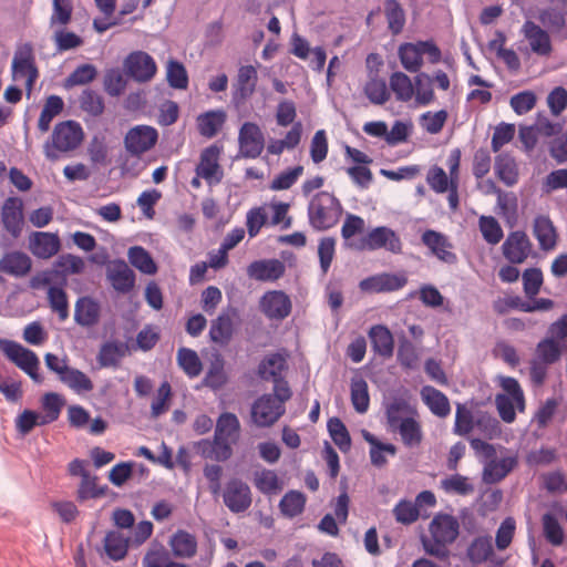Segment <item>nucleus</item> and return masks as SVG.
Returning a JSON list of instances; mask_svg holds the SVG:
<instances>
[{"label": "nucleus", "mask_w": 567, "mask_h": 567, "mask_svg": "<svg viewBox=\"0 0 567 567\" xmlns=\"http://www.w3.org/2000/svg\"><path fill=\"white\" fill-rule=\"evenodd\" d=\"M417 410L404 399H393L385 406V417L389 431H392L410 417L417 416Z\"/></svg>", "instance_id": "31"}, {"label": "nucleus", "mask_w": 567, "mask_h": 567, "mask_svg": "<svg viewBox=\"0 0 567 567\" xmlns=\"http://www.w3.org/2000/svg\"><path fill=\"white\" fill-rule=\"evenodd\" d=\"M406 282L408 279L403 275L380 274L361 280L359 287L365 292L380 293L400 290Z\"/></svg>", "instance_id": "21"}, {"label": "nucleus", "mask_w": 567, "mask_h": 567, "mask_svg": "<svg viewBox=\"0 0 567 567\" xmlns=\"http://www.w3.org/2000/svg\"><path fill=\"white\" fill-rule=\"evenodd\" d=\"M257 81L258 74L255 66H240L238 70L236 83L234 84V101L239 103L249 99L256 91Z\"/></svg>", "instance_id": "27"}, {"label": "nucleus", "mask_w": 567, "mask_h": 567, "mask_svg": "<svg viewBox=\"0 0 567 567\" xmlns=\"http://www.w3.org/2000/svg\"><path fill=\"white\" fill-rule=\"evenodd\" d=\"M220 154L221 148L215 144L204 148L195 168V173L202 176L209 186H216L223 181L224 171L219 164Z\"/></svg>", "instance_id": "10"}, {"label": "nucleus", "mask_w": 567, "mask_h": 567, "mask_svg": "<svg viewBox=\"0 0 567 567\" xmlns=\"http://www.w3.org/2000/svg\"><path fill=\"white\" fill-rule=\"evenodd\" d=\"M351 403L358 413H365L370 406L368 383L362 378L351 380Z\"/></svg>", "instance_id": "48"}, {"label": "nucleus", "mask_w": 567, "mask_h": 567, "mask_svg": "<svg viewBox=\"0 0 567 567\" xmlns=\"http://www.w3.org/2000/svg\"><path fill=\"white\" fill-rule=\"evenodd\" d=\"M38 76L39 72L35 66L32 48L30 44H24L14 53L12 60V78L13 80L25 78L27 94L30 95Z\"/></svg>", "instance_id": "11"}, {"label": "nucleus", "mask_w": 567, "mask_h": 567, "mask_svg": "<svg viewBox=\"0 0 567 567\" xmlns=\"http://www.w3.org/2000/svg\"><path fill=\"white\" fill-rule=\"evenodd\" d=\"M558 408V401L554 398L547 399L539 405L533 415L532 424L536 425V431H544L551 423Z\"/></svg>", "instance_id": "54"}, {"label": "nucleus", "mask_w": 567, "mask_h": 567, "mask_svg": "<svg viewBox=\"0 0 567 567\" xmlns=\"http://www.w3.org/2000/svg\"><path fill=\"white\" fill-rule=\"evenodd\" d=\"M171 556L176 559H192L197 555L198 542L194 534L177 529L168 539Z\"/></svg>", "instance_id": "25"}, {"label": "nucleus", "mask_w": 567, "mask_h": 567, "mask_svg": "<svg viewBox=\"0 0 567 567\" xmlns=\"http://www.w3.org/2000/svg\"><path fill=\"white\" fill-rule=\"evenodd\" d=\"M0 350L9 361L29 375L32 381L35 383L43 381L39 373L40 360L34 351L8 339H0Z\"/></svg>", "instance_id": "5"}, {"label": "nucleus", "mask_w": 567, "mask_h": 567, "mask_svg": "<svg viewBox=\"0 0 567 567\" xmlns=\"http://www.w3.org/2000/svg\"><path fill=\"white\" fill-rule=\"evenodd\" d=\"M223 499L226 507L236 514L247 511L252 502L249 486L239 478L227 482Z\"/></svg>", "instance_id": "17"}, {"label": "nucleus", "mask_w": 567, "mask_h": 567, "mask_svg": "<svg viewBox=\"0 0 567 567\" xmlns=\"http://www.w3.org/2000/svg\"><path fill=\"white\" fill-rule=\"evenodd\" d=\"M106 491L107 486H100L99 477L90 473L81 478L76 491V499L83 503L87 499L101 498L106 494Z\"/></svg>", "instance_id": "43"}, {"label": "nucleus", "mask_w": 567, "mask_h": 567, "mask_svg": "<svg viewBox=\"0 0 567 567\" xmlns=\"http://www.w3.org/2000/svg\"><path fill=\"white\" fill-rule=\"evenodd\" d=\"M303 174V166L297 165L279 173L270 182L269 188L271 190H286L296 184L299 177Z\"/></svg>", "instance_id": "61"}, {"label": "nucleus", "mask_w": 567, "mask_h": 567, "mask_svg": "<svg viewBox=\"0 0 567 567\" xmlns=\"http://www.w3.org/2000/svg\"><path fill=\"white\" fill-rule=\"evenodd\" d=\"M106 276L117 292L127 293L134 288L135 274L124 260L112 261L107 266Z\"/></svg>", "instance_id": "26"}, {"label": "nucleus", "mask_w": 567, "mask_h": 567, "mask_svg": "<svg viewBox=\"0 0 567 567\" xmlns=\"http://www.w3.org/2000/svg\"><path fill=\"white\" fill-rule=\"evenodd\" d=\"M236 310L220 313L215 320L212 321L209 329V337L213 342L220 346H226L230 341L234 333V317Z\"/></svg>", "instance_id": "33"}, {"label": "nucleus", "mask_w": 567, "mask_h": 567, "mask_svg": "<svg viewBox=\"0 0 567 567\" xmlns=\"http://www.w3.org/2000/svg\"><path fill=\"white\" fill-rule=\"evenodd\" d=\"M384 14L388 21V28L392 34L402 32L405 24V12L398 0H386L384 3Z\"/></svg>", "instance_id": "49"}, {"label": "nucleus", "mask_w": 567, "mask_h": 567, "mask_svg": "<svg viewBox=\"0 0 567 567\" xmlns=\"http://www.w3.org/2000/svg\"><path fill=\"white\" fill-rule=\"evenodd\" d=\"M63 106V100L58 95L47 99L38 121V127L42 133L49 131L52 120L62 112Z\"/></svg>", "instance_id": "50"}, {"label": "nucleus", "mask_w": 567, "mask_h": 567, "mask_svg": "<svg viewBox=\"0 0 567 567\" xmlns=\"http://www.w3.org/2000/svg\"><path fill=\"white\" fill-rule=\"evenodd\" d=\"M260 310L270 320L286 319L292 309L290 297L281 290L267 291L260 298Z\"/></svg>", "instance_id": "18"}, {"label": "nucleus", "mask_w": 567, "mask_h": 567, "mask_svg": "<svg viewBox=\"0 0 567 567\" xmlns=\"http://www.w3.org/2000/svg\"><path fill=\"white\" fill-rule=\"evenodd\" d=\"M517 465L516 456H506L501 460L489 458L483 470V481L486 484H496L504 480Z\"/></svg>", "instance_id": "30"}, {"label": "nucleus", "mask_w": 567, "mask_h": 567, "mask_svg": "<svg viewBox=\"0 0 567 567\" xmlns=\"http://www.w3.org/2000/svg\"><path fill=\"white\" fill-rule=\"evenodd\" d=\"M422 399L430 411L439 416L446 417L451 412V405L447 396L440 390L426 385L421 391Z\"/></svg>", "instance_id": "39"}, {"label": "nucleus", "mask_w": 567, "mask_h": 567, "mask_svg": "<svg viewBox=\"0 0 567 567\" xmlns=\"http://www.w3.org/2000/svg\"><path fill=\"white\" fill-rule=\"evenodd\" d=\"M0 350L9 361L29 375L32 381L35 383L43 381L39 373L40 360L34 351L8 339H0Z\"/></svg>", "instance_id": "6"}, {"label": "nucleus", "mask_w": 567, "mask_h": 567, "mask_svg": "<svg viewBox=\"0 0 567 567\" xmlns=\"http://www.w3.org/2000/svg\"><path fill=\"white\" fill-rule=\"evenodd\" d=\"M172 559L169 551L163 545L150 547L142 558V567H165Z\"/></svg>", "instance_id": "64"}, {"label": "nucleus", "mask_w": 567, "mask_h": 567, "mask_svg": "<svg viewBox=\"0 0 567 567\" xmlns=\"http://www.w3.org/2000/svg\"><path fill=\"white\" fill-rule=\"evenodd\" d=\"M533 234L543 250H551L556 246L557 234L547 216H537L534 220Z\"/></svg>", "instance_id": "38"}, {"label": "nucleus", "mask_w": 567, "mask_h": 567, "mask_svg": "<svg viewBox=\"0 0 567 567\" xmlns=\"http://www.w3.org/2000/svg\"><path fill=\"white\" fill-rule=\"evenodd\" d=\"M399 58L402 66L412 73L417 72L423 64V58L419 42L401 44L399 48Z\"/></svg>", "instance_id": "45"}, {"label": "nucleus", "mask_w": 567, "mask_h": 567, "mask_svg": "<svg viewBox=\"0 0 567 567\" xmlns=\"http://www.w3.org/2000/svg\"><path fill=\"white\" fill-rule=\"evenodd\" d=\"M158 140V132L150 125H136L128 130L124 137L126 151L134 156H140L152 150Z\"/></svg>", "instance_id": "13"}, {"label": "nucleus", "mask_w": 567, "mask_h": 567, "mask_svg": "<svg viewBox=\"0 0 567 567\" xmlns=\"http://www.w3.org/2000/svg\"><path fill=\"white\" fill-rule=\"evenodd\" d=\"M350 248L357 250H379L384 249L391 254L402 252L403 244L400 236L390 227L378 226L370 229L358 244H348Z\"/></svg>", "instance_id": "7"}, {"label": "nucleus", "mask_w": 567, "mask_h": 567, "mask_svg": "<svg viewBox=\"0 0 567 567\" xmlns=\"http://www.w3.org/2000/svg\"><path fill=\"white\" fill-rule=\"evenodd\" d=\"M429 539L423 540L425 551L440 559H446L450 555L449 545L455 542L460 533L457 519L449 514H439L430 523Z\"/></svg>", "instance_id": "2"}, {"label": "nucleus", "mask_w": 567, "mask_h": 567, "mask_svg": "<svg viewBox=\"0 0 567 567\" xmlns=\"http://www.w3.org/2000/svg\"><path fill=\"white\" fill-rule=\"evenodd\" d=\"M85 268L84 260L75 255H61L54 262V269L44 271L41 276L35 277L31 281L33 288L49 286L59 281L62 286L66 284L68 275H78L83 272Z\"/></svg>", "instance_id": "8"}, {"label": "nucleus", "mask_w": 567, "mask_h": 567, "mask_svg": "<svg viewBox=\"0 0 567 567\" xmlns=\"http://www.w3.org/2000/svg\"><path fill=\"white\" fill-rule=\"evenodd\" d=\"M239 154L244 158H257L265 148L261 128L254 122H245L238 133Z\"/></svg>", "instance_id": "14"}, {"label": "nucleus", "mask_w": 567, "mask_h": 567, "mask_svg": "<svg viewBox=\"0 0 567 567\" xmlns=\"http://www.w3.org/2000/svg\"><path fill=\"white\" fill-rule=\"evenodd\" d=\"M127 257L130 262L146 275H154L157 271V266L153 260L151 254L141 246H134L128 249Z\"/></svg>", "instance_id": "47"}, {"label": "nucleus", "mask_w": 567, "mask_h": 567, "mask_svg": "<svg viewBox=\"0 0 567 567\" xmlns=\"http://www.w3.org/2000/svg\"><path fill=\"white\" fill-rule=\"evenodd\" d=\"M328 431L334 444L338 445L342 452H347L350 449V434L339 417H332L328 421Z\"/></svg>", "instance_id": "60"}, {"label": "nucleus", "mask_w": 567, "mask_h": 567, "mask_svg": "<svg viewBox=\"0 0 567 567\" xmlns=\"http://www.w3.org/2000/svg\"><path fill=\"white\" fill-rule=\"evenodd\" d=\"M495 175L506 186L512 187L517 184L519 172L516 161L507 153L496 156L494 164Z\"/></svg>", "instance_id": "37"}, {"label": "nucleus", "mask_w": 567, "mask_h": 567, "mask_svg": "<svg viewBox=\"0 0 567 567\" xmlns=\"http://www.w3.org/2000/svg\"><path fill=\"white\" fill-rule=\"evenodd\" d=\"M131 538L118 529L109 530L103 539L104 554L113 561L123 560L128 551Z\"/></svg>", "instance_id": "28"}, {"label": "nucleus", "mask_w": 567, "mask_h": 567, "mask_svg": "<svg viewBox=\"0 0 567 567\" xmlns=\"http://www.w3.org/2000/svg\"><path fill=\"white\" fill-rule=\"evenodd\" d=\"M561 355V349L555 338H545L540 340L535 349V359L553 364L559 360Z\"/></svg>", "instance_id": "53"}, {"label": "nucleus", "mask_w": 567, "mask_h": 567, "mask_svg": "<svg viewBox=\"0 0 567 567\" xmlns=\"http://www.w3.org/2000/svg\"><path fill=\"white\" fill-rule=\"evenodd\" d=\"M101 307L91 297H81L75 302L74 320L82 327H93L100 320Z\"/></svg>", "instance_id": "34"}, {"label": "nucleus", "mask_w": 567, "mask_h": 567, "mask_svg": "<svg viewBox=\"0 0 567 567\" xmlns=\"http://www.w3.org/2000/svg\"><path fill=\"white\" fill-rule=\"evenodd\" d=\"M524 40L527 42L526 52L540 58H548L554 51L550 34L532 20H526L520 29Z\"/></svg>", "instance_id": "9"}, {"label": "nucleus", "mask_w": 567, "mask_h": 567, "mask_svg": "<svg viewBox=\"0 0 567 567\" xmlns=\"http://www.w3.org/2000/svg\"><path fill=\"white\" fill-rule=\"evenodd\" d=\"M390 87L398 101L409 102L414 95V85L411 79L403 72H394L390 76Z\"/></svg>", "instance_id": "52"}, {"label": "nucleus", "mask_w": 567, "mask_h": 567, "mask_svg": "<svg viewBox=\"0 0 567 567\" xmlns=\"http://www.w3.org/2000/svg\"><path fill=\"white\" fill-rule=\"evenodd\" d=\"M63 405L64 400L60 394L55 392L45 393L41 399V408L44 412L41 414V422L45 424L55 422L60 417Z\"/></svg>", "instance_id": "46"}, {"label": "nucleus", "mask_w": 567, "mask_h": 567, "mask_svg": "<svg viewBox=\"0 0 567 567\" xmlns=\"http://www.w3.org/2000/svg\"><path fill=\"white\" fill-rule=\"evenodd\" d=\"M478 226L484 240L489 245H496L502 240L504 233L495 217L481 216Z\"/></svg>", "instance_id": "59"}, {"label": "nucleus", "mask_w": 567, "mask_h": 567, "mask_svg": "<svg viewBox=\"0 0 567 567\" xmlns=\"http://www.w3.org/2000/svg\"><path fill=\"white\" fill-rule=\"evenodd\" d=\"M285 413V405L272 394H264L251 406V421L259 427H269Z\"/></svg>", "instance_id": "12"}, {"label": "nucleus", "mask_w": 567, "mask_h": 567, "mask_svg": "<svg viewBox=\"0 0 567 567\" xmlns=\"http://www.w3.org/2000/svg\"><path fill=\"white\" fill-rule=\"evenodd\" d=\"M79 102L80 107L91 116H100L104 112V100L96 91L84 90Z\"/></svg>", "instance_id": "62"}, {"label": "nucleus", "mask_w": 567, "mask_h": 567, "mask_svg": "<svg viewBox=\"0 0 567 567\" xmlns=\"http://www.w3.org/2000/svg\"><path fill=\"white\" fill-rule=\"evenodd\" d=\"M48 300L52 311L56 312L60 321H65L69 317V302L66 292L62 287L49 285Z\"/></svg>", "instance_id": "56"}, {"label": "nucleus", "mask_w": 567, "mask_h": 567, "mask_svg": "<svg viewBox=\"0 0 567 567\" xmlns=\"http://www.w3.org/2000/svg\"><path fill=\"white\" fill-rule=\"evenodd\" d=\"M286 272L285 264L276 258L255 260L247 267L249 278L257 281H276Z\"/></svg>", "instance_id": "22"}, {"label": "nucleus", "mask_w": 567, "mask_h": 567, "mask_svg": "<svg viewBox=\"0 0 567 567\" xmlns=\"http://www.w3.org/2000/svg\"><path fill=\"white\" fill-rule=\"evenodd\" d=\"M83 140V131L79 123L66 121L56 124L53 128L51 141L44 145L45 156L55 161L61 153L75 150Z\"/></svg>", "instance_id": "4"}, {"label": "nucleus", "mask_w": 567, "mask_h": 567, "mask_svg": "<svg viewBox=\"0 0 567 567\" xmlns=\"http://www.w3.org/2000/svg\"><path fill=\"white\" fill-rule=\"evenodd\" d=\"M61 248L58 234L34 231L29 236V249L40 259H49L56 255Z\"/></svg>", "instance_id": "23"}, {"label": "nucleus", "mask_w": 567, "mask_h": 567, "mask_svg": "<svg viewBox=\"0 0 567 567\" xmlns=\"http://www.w3.org/2000/svg\"><path fill=\"white\" fill-rule=\"evenodd\" d=\"M288 369L287 354L274 352L266 355L258 365V375L265 381L282 378Z\"/></svg>", "instance_id": "35"}, {"label": "nucleus", "mask_w": 567, "mask_h": 567, "mask_svg": "<svg viewBox=\"0 0 567 567\" xmlns=\"http://www.w3.org/2000/svg\"><path fill=\"white\" fill-rule=\"evenodd\" d=\"M362 436L365 442L370 444V458L371 463L377 467H382L386 464L384 454L395 456L396 446L392 443H382L369 431H362Z\"/></svg>", "instance_id": "40"}, {"label": "nucleus", "mask_w": 567, "mask_h": 567, "mask_svg": "<svg viewBox=\"0 0 567 567\" xmlns=\"http://www.w3.org/2000/svg\"><path fill=\"white\" fill-rule=\"evenodd\" d=\"M542 523L544 536L547 542L553 546H560L564 543L565 533L557 517L550 513H546L542 517Z\"/></svg>", "instance_id": "57"}, {"label": "nucleus", "mask_w": 567, "mask_h": 567, "mask_svg": "<svg viewBox=\"0 0 567 567\" xmlns=\"http://www.w3.org/2000/svg\"><path fill=\"white\" fill-rule=\"evenodd\" d=\"M254 485L260 493L266 495H275L284 487V483L276 472L267 468L254 473Z\"/></svg>", "instance_id": "42"}, {"label": "nucleus", "mask_w": 567, "mask_h": 567, "mask_svg": "<svg viewBox=\"0 0 567 567\" xmlns=\"http://www.w3.org/2000/svg\"><path fill=\"white\" fill-rule=\"evenodd\" d=\"M494 555L492 537L478 536L472 540L466 550V556L474 565L487 561Z\"/></svg>", "instance_id": "41"}, {"label": "nucleus", "mask_w": 567, "mask_h": 567, "mask_svg": "<svg viewBox=\"0 0 567 567\" xmlns=\"http://www.w3.org/2000/svg\"><path fill=\"white\" fill-rule=\"evenodd\" d=\"M227 120L224 110H212L202 113L196 118L198 133L206 138L215 137L223 128Z\"/></svg>", "instance_id": "32"}, {"label": "nucleus", "mask_w": 567, "mask_h": 567, "mask_svg": "<svg viewBox=\"0 0 567 567\" xmlns=\"http://www.w3.org/2000/svg\"><path fill=\"white\" fill-rule=\"evenodd\" d=\"M373 351L382 358H391L394 350V339L385 326H374L369 331Z\"/></svg>", "instance_id": "36"}, {"label": "nucleus", "mask_w": 567, "mask_h": 567, "mask_svg": "<svg viewBox=\"0 0 567 567\" xmlns=\"http://www.w3.org/2000/svg\"><path fill=\"white\" fill-rule=\"evenodd\" d=\"M240 422L236 414L221 413L217 421L213 440H200L196 444L197 452L205 458L225 462L233 456V446L240 437Z\"/></svg>", "instance_id": "1"}, {"label": "nucleus", "mask_w": 567, "mask_h": 567, "mask_svg": "<svg viewBox=\"0 0 567 567\" xmlns=\"http://www.w3.org/2000/svg\"><path fill=\"white\" fill-rule=\"evenodd\" d=\"M421 240L439 260L446 264L456 262L457 257L452 251L453 245L444 234L427 229L422 234Z\"/></svg>", "instance_id": "20"}, {"label": "nucleus", "mask_w": 567, "mask_h": 567, "mask_svg": "<svg viewBox=\"0 0 567 567\" xmlns=\"http://www.w3.org/2000/svg\"><path fill=\"white\" fill-rule=\"evenodd\" d=\"M533 250V244L528 236L516 230L507 235L502 245V252L505 259L513 265H519L526 261Z\"/></svg>", "instance_id": "16"}, {"label": "nucleus", "mask_w": 567, "mask_h": 567, "mask_svg": "<svg viewBox=\"0 0 567 567\" xmlns=\"http://www.w3.org/2000/svg\"><path fill=\"white\" fill-rule=\"evenodd\" d=\"M126 74L140 83L152 80L157 71L154 59L144 51H134L124 60Z\"/></svg>", "instance_id": "15"}, {"label": "nucleus", "mask_w": 567, "mask_h": 567, "mask_svg": "<svg viewBox=\"0 0 567 567\" xmlns=\"http://www.w3.org/2000/svg\"><path fill=\"white\" fill-rule=\"evenodd\" d=\"M126 84V79L120 69H111L106 71L103 80V87L109 95H121L124 92Z\"/></svg>", "instance_id": "63"}, {"label": "nucleus", "mask_w": 567, "mask_h": 567, "mask_svg": "<svg viewBox=\"0 0 567 567\" xmlns=\"http://www.w3.org/2000/svg\"><path fill=\"white\" fill-rule=\"evenodd\" d=\"M177 362L189 378H196L202 372V362L196 351L192 349L181 348L177 352Z\"/></svg>", "instance_id": "55"}, {"label": "nucleus", "mask_w": 567, "mask_h": 567, "mask_svg": "<svg viewBox=\"0 0 567 567\" xmlns=\"http://www.w3.org/2000/svg\"><path fill=\"white\" fill-rule=\"evenodd\" d=\"M60 381L76 393L90 392L94 388L92 380L84 372L71 367Z\"/></svg>", "instance_id": "51"}, {"label": "nucleus", "mask_w": 567, "mask_h": 567, "mask_svg": "<svg viewBox=\"0 0 567 567\" xmlns=\"http://www.w3.org/2000/svg\"><path fill=\"white\" fill-rule=\"evenodd\" d=\"M306 495L299 491L287 492L279 502L280 513L288 518L300 515L306 506Z\"/></svg>", "instance_id": "44"}, {"label": "nucleus", "mask_w": 567, "mask_h": 567, "mask_svg": "<svg viewBox=\"0 0 567 567\" xmlns=\"http://www.w3.org/2000/svg\"><path fill=\"white\" fill-rule=\"evenodd\" d=\"M342 215L340 200L331 193H317L308 205L309 224L316 230H327L336 226Z\"/></svg>", "instance_id": "3"}, {"label": "nucleus", "mask_w": 567, "mask_h": 567, "mask_svg": "<svg viewBox=\"0 0 567 567\" xmlns=\"http://www.w3.org/2000/svg\"><path fill=\"white\" fill-rule=\"evenodd\" d=\"M125 355L124 346L116 342L104 343L99 352L97 362L101 367H116Z\"/></svg>", "instance_id": "58"}, {"label": "nucleus", "mask_w": 567, "mask_h": 567, "mask_svg": "<svg viewBox=\"0 0 567 567\" xmlns=\"http://www.w3.org/2000/svg\"><path fill=\"white\" fill-rule=\"evenodd\" d=\"M1 221L4 230L12 238H19L24 226L23 202L21 198L8 197L1 207Z\"/></svg>", "instance_id": "19"}, {"label": "nucleus", "mask_w": 567, "mask_h": 567, "mask_svg": "<svg viewBox=\"0 0 567 567\" xmlns=\"http://www.w3.org/2000/svg\"><path fill=\"white\" fill-rule=\"evenodd\" d=\"M32 269V259L21 250H11L4 252L0 258V272L14 277L23 278Z\"/></svg>", "instance_id": "24"}, {"label": "nucleus", "mask_w": 567, "mask_h": 567, "mask_svg": "<svg viewBox=\"0 0 567 567\" xmlns=\"http://www.w3.org/2000/svg\"><path fill=\"white\" fill-rule=\"evenodd\" d=\"M399 434L402 444L408 449H417L424 439L420 415L410 417L391 431Z\"/></svg>", "instance_id": "29"}]
</instances>
